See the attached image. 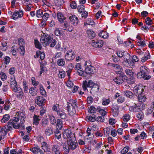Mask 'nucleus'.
I'll list each match as a JSON object with an SVG mask.
<instances>
[{
    "label": "nucleus",
    "mask_w": 154,
    "mask_h": 154,
    "mask_svg": "<svg viewBox=\"0 0 154 154\" xmlns=\"http://www.w3.org/2000/svg\"><path fill=\"white\" fill-rule=\"evenodd\" d=\"M63 137L64 139H67L68 145H69V148L73 150L76 148L78 144L74 134L72 133L70 129L68 128L65 130L63 132Z\"/></svg>",
    "instance_id": "obj_1"
},
{
    "label": "nucleus",
    "mask_w": 154,
    "mask_h": 154,
    "mask_svg": "<svg viewBox=\"0 0 154 154\" xmlns=\"http://www.w3.org/2000/svg\"><path fill=\"white\" fill-rule=\"evenodd\" d=\"M143 86L142 84H139L137 87L134 88V93L138 95V99L139 102H140V105L144 107V92Z\"/></svg>",
    "instance_id": "obj_2"
},
{
    "label": "nucleus",
    "mask_w": 154,
    "mask_h": 154,
    "mask_svg": "<svg viewBox=\"0 0 154 154\" xmlns=\"http://www.w3.org/2000/svg\"><path fill=\"white\" fill-rule=\"evenodd\" d=\"M82 87L84 91L87 90V87L92 88L91 90H94L96 91H98L99 89V86L98 85H95L93 81L91 80H89L88 82L86 80L84 81L83 83Z\"/></svg>",
    "instance_id": "obj_3"
},
{
    "label": "nucleus",
    "mask_w": 154,
    "mask_h": 154,
    "mask_svg": "<svg viewBox=\"0 0 154 154\" xmlns=\"http://www.w3.org/2000/svg\"><path fill=\"white\" fill-rule=\"evenodd\" d=\"M52 39V38L48 34H44L41 37L40 41L42 45L45 47L51 42Z\"/></svg>",
    "instance_id": "obj_4"
},
{
    "label": "nucleus",
    "mask_w": 154,
    "mask_h": 154,
    "mask_svg": "<svg viewBox=\"0 0 154 154\" xmlns=\"http://www.w3.org/2000/svg\"><path fill=\"white\" fill-rule=\"evenodd\" d=\"M52 39V38L48 34H44L41 37L40 41L42 45L45 47L51 42Z\"/></svg>",
    "instance_id": "obj_5"
},
{
    "label": "nucleus",
    "mask_w": 154,
    "mask_h": 154,
    "mask_svg": "<svg viewBox=\"0 0 154 154\" xmlns=\"http://www.w3.org/2000/svg\"><path fill=\"white\" fill-rule=\"evenodd\" d=\"M90 64V61L85 62V66H86L85 69V72L87 74H94L96 71L95 68L91 66Z\"/></svg>",
    "instance_id": "obj_6"
},
{
    "label": "nucleus",
    "mask_w": 154,
    "mask_h": 154,
    "mask_svg": "<svg viewBox=\"0 0 154 154\" xmlns=\"http://www.w3.org/2000/svg\"><path fill=\"white\" fill-rule=\"evenodd\" d=\"M67 18H69V21L72 24L76 25L78 23L79 20L78 17L75 15L72 14H69L67 16Z\"/></svg>",
    "instance_id": "obj_7"
},
{
    "label": "nucleus",
    "mask_w": 154,
    "mask_h": 154,
    "mask_svg": "<svg viewBox=\"0 0 154 154\" xmlns=\"http://www.w3.org/2000/svg\"><path fill=\"white\" fill-rule=\"evenodd\" d=\"M35 103L39 106H43L45 102V99L42 96H39L35 98Z\"/></svg>",
    "instance_id": "obj_8"
},
{
    "label": "nucleus",
    "mask_w": 154,
    "mask_h": 154,
    "mask_svg": "<svg viewBox=\"0 0 154 154\" xmlns=\"http://www.w3.org/2000/svg\"><path fill=\"white\" fill-rule=\"evenodd\" d=\"M75 55L74 53L72 50L68 51L65 56V59L67 60H72L75 57Z\"/></svg>",
    "instance_id": "obj_9"
},
{
    "label": "nucleus",
    "mask_w": 154,
    "mask_h": 154,
    "mask_svg": "<svg viewBox=\"0 0 154 154\" xmlns=\"http://www.w3.org/2000/svg\"><path fill=\"white\" fill-rule=\"evenodd\" d=\"M11 120H10L8 123V124L5 128L8 131H11L12 130L13 127L15 129H18L19 128V126L18 125H14L12 123Z\"/></svg>",
    "instance_id": "obj_10"
},
{
    "label": "nucleus",
    "mask_w": 154,
    "mask_h": 154,
    "mask_svg": "<svg viewBox=\"0 0 154 154\" xmlns=\"http://www.w3.org/2000/svg\"><path fill=\"white\" fill-rule=\"evenodd\" d=\"M23 15V12L22 10H20L19 11H15L13 14L12 17L14 20H16L19 17L21 18Z\"/></svg>",
    "instance_id": "obj_11"
},
{
    "label": "nucleus",
    "mask_w": 154,
    "mask_h": 154,
    "mask_svg": "<svg viewBox=\"0 0 154 154\" xmlns=\"http://www.w3.org/2000/svg\"><path fill=\"white\" fill-rule=\"evenodd\" d=\"M103 42L100 40H97L96 41L93 40L91 43L92 45L95 48H100L103 46Z\"/></svg>",
    "instance_id": "obj_12"
},
{
    "label": "nucleus",
    "mask_w": 154,
    "mask_h": 154,
    "mask_svg": "<svg viewBox=\"0 0 154 154\" xmlns=\"http://www.w3.org/2000/svg\"><path fill=\"white\" fill-rule=\"evenodd\" d=\"M54 131L52 126L51 125L47 127L45 129V133L48 136H49L53 134Z\"/></svg>",
    "instance_id": "obj_13"
},
{
    "label": "nucleus",
    "mask_w": 154,
    "mask_h": 154,
    "mask_svg": "<svg viewBox=\"0 0 154 154\" xmlns=\"http://www.w3.org/2000/svg\"><path fill=\"white\" fill-rule=\"evenodd\" d=\"M124 76L122 75H120L119 76H117L113 80L118 84H122L123 82V78Z\"/></svg>",
    "instance_id": "obj_14"
},
{
    "label": "nucleus",
    "mask_w": 154,
    "mask_h": 154,
    "mask_svg": "<svg viewBox=\"0 0 154 154\" xmlns=\"http://www.w3.org/2000/svg\"><path fill=\"white\" fill-rule=\"evenodd\" d=\"M30 150L34 154H44L42 151L38 147L31 148Z\"/></svg>",
    "instance_id": "obj_15"
},
{
    "label": "nucleus",
    "mask_w": 154,
    "mask_h": 154,
    "mask_svg": "<svg viewBox=\"0 0 154 154\" xmlns=\"http://www.w3.org/2000/svg\"><path fill=\"white\" fill-rule=\"evenodd\" d=\"M112 113L113 116L117 117L119 112V107L116 105L113 106L112 107Z\"/></svg>",
    "instance_id": "obj_16"
},
{
    "label": "nucleus",
    "mask_w": 154,
    "mask_h": 154,
    "mask_svg": "<svg viewBox=\"0 0 154 154\" xmlns=\"http://www.w3.org/2000/svg\"><path fill=\"white\" fill-rule=\"evenodd\" d=\"M126 56H128L129 58H125L124 57V62L126 63L127 65L132 66L134 65V63L132 62L131 60L130 59V55L128 54V53H126ZM125 56H124L125 57Z\"/></svg>",
    "instance_id": "obj_17"
},
{
    "label": "nucleus",
    "mask_w": 154,
    "mask_h": 154,
    "mask_svg": "<svg viewBox=\"0 0 154 154\" xmlns=\"http://www.w3.org/2000/svg\"><path fill=\"white\" fill-rule=\"evenodd\" d=\"M143 68H144V67L143 66H142L140 68V71L137 74V78L138 79L144 78V70H143Z\"/></svg>",
    "instance_id": "obj_18"
},
{
    "label": "nucleus",
    "mask_w": 154,
    "mask_h": 154,
    "mask_svg": "<svg viewBox=\"0 0 154 154\" xmlns=\"http://www.w3.org/2000/svg\"><path fill=\"white\" fill-rule=\"evenodd\" d=\"M147 106H148V107L146 110L145 114L146 116H148L151 114L153 110L150 102L147 104Z\"/></svg>",
    "instance_id": "obj_19"
},
{
    "label": "nucleus",
    "mask_w": 154,
    "mask_h": 154,
    "mask_svg": "<svg viewBox=\"0 0 154 154\" xmlns=\"http://www.w3.org/2000/svg\"><path fill=\"white\" fill-rule=\"evenodd\" d=\"M42 147L45 152H49L50 149L49 146L45 142H44L42 143Z\"/></svg>",
    "instance_id": "obj_20"
},
{
    "label": "nucleus",
    "mask_w": 154,
    "mask_h": 154,
    "mask_svg": "<svg viewBox=\"0 0 154 154\" xmlns=\"http://www.w3.org/2000/svg\"><path fill=\"white\" fill-rule=\"evenodd\" d=\"M57 15L59 21L61 23L64 22L66 18L63 16V14L61 12H58L57 13Z\"/></svg>",
    "instance_id": "obj_21"
},
{
    "label": "nucleus",
    "mask_w": 154,
    "mask_h": 154,
    "mask_svg": "<svg viewBox=\"0 0 154 154\" xmlns=\"http://www.w3.org/2000/svg\"><path fill=\"white\" fill-rule=\"evenodd\" d=\"M100 109V107L97 106L95 107L94 106H91L89 108V112L91 113H95L96 111Z\"/></svg>",
    "instance_id": "obj_22"
},
{
    "label": "nucleus",
    "mask_w": 154,
    "mask_h": 154,
    "mask_svg": "<svg viewBox=\"0 0 154 154\" xmlns=\"http://www.w3.org/2000/svg\"><path fill=\"white\" fill-rule=\"evenodd\" d=\"M72 110H71L70 112H69V115L71 116H73L74 114L75 113L76 111L75 109L76 108H78V104L77 103V102L75 103L74 104L72 105Z\"/></svg>",
    "instance_id": "obj_23"
},
{
    "label": "nucleus",
    "mask_w": 154,
    "mask_h": 154,
    "mask_svg": "<svg viewBox=\"0 0 154 154\" xmlns=\"http://www.w3.org/2000/svg\"><path fill=\"white\" fill-rule=\"evenodd\" d=\"M129 109L131 112H139L140 110V107L137 106L136 104L134 106H130Z\"/></svg>",
    "instance_id": "obj_24"
},
{
    "label": "nucleus",
    "mask_w": 154,
    "mask_h": 154,
    "mask_svg": "<svg viewBox=\"0 0 154 154\" xmlns=\"http://www.w3.org/2000/svg\"><path fill=\"white\" fill-rule=\"evenodd\" d=\"M100 37H102L104 38H107L109 37L108 33L106 31H102L98 34Z\"/></svg>",
    "instance_id": "obj_25"
},
{
    "label": "nucleus",
    "mask_w": 154,
    "mask_h": 154,
    "mask_svg": "<svg viewBox=\"0 0 154 154\" xmlns=\"http://www.w3.org/2000/svg\"><path fill=\"white\" fill-rule=\"evenodd\" d=\"M40 118L39 116L35 115L33 117V123L35 125H38L39 121L41 119Z\"/></svg>",
    "instance_id": "obj_26"
},
{
    "label": "nucleus",
    "mask_w": 154,
    "mask_h": 154,
    "mask_svg": "<svg viewBox=\"0 0 154 154\" xmlns=\"http://www.w3.org/2000/svg\"><path fill=\"white\" fill-rule=\"evenodd\" d=\"M57 129L61 130L63 127V121L62 120L58 119L57 121Z\"/></svg>",
    "instance_id": "obj_27"
},
{
    "label": "nucleus",
    "mask_w": 154,
    "mask_h": 154,
    "mask_svg": "<svg viewBox=\"0 0 154 154\" xmlns=\"http://www.w3.org/2000/svg\"><path fill=\"white\" fill-rule=\"evenodd\" d=\"M57 114L59 116L60 118L62 119H65L66 115V113L62 111H57Z\"/></svg>",
    "instance_id": "obj_28"
},
{
    "label": "nucleus",
    "mask_w": 154,
    "mask_h": 154,
    "mask_svg": "<svg viewBox=\"0 0 154 154\" xmlns=\"http://www.w3.org/2000/svg\"><path fill=\"white\" fill-rule=\"evenodd\" d=\"M136 38L140 40V41H139L137 42V45L140 46H143L144 45V42L143 40H141L142 39L140 37V36L137 35L136 37Z\"/></svg>",
    "instance_id": "obj_29"
},
{
    "label": "nucleus",
    "mask_w": 154,
    "mask_h": 154,
    "mask_svg": "<svg viewBox=\"0 0 154 154\" xmlns=\"http://www.w3.org/2000/svg\"><path fill=\"white\" fill-rule=\"evenodd\" d=\"M96 117L97 116L95 115L92 114L89 117L87 116L86 118L87 119H88L89 121L93 122L96 121Z\"/></svg>",
    "instance_id": "obj_30"
},
{
    "label": "nucleus",
    "mask_w": 154,
    "mask_h": 154,
    "mask_svg": "<svg viewBox=\"0 0 154 154\" xmlns=\"http://www.w3.org/2000/svg\"><path fill=\"white\" fill-rule=\"evenodd\" d=\"M87 33L90 38L92 39L94 37H95V33L91 30H87Z\"/></svg>",
    "instance_id": "obj_31"
},
{
    "label": "nucleus",
    "mask_w": 154,
    "mask_h": 154,
    "mask_svg": "<svg viewBox=\"0 0 154 154\" xmlns=\"http://www.w3.org/2000/svg\"><path fill=\"white\" fill-rule=\"evenodd\" d=\"M43 11L41 9H39L37 10L36 11V16L38 18H41L42 17Z\"/></svg>",
    "instance_id": "obj_32"
},
{
    "label": "nucleus",
    "mask_w": 154,
    "mask_h": 154,
    "mask_svg": "<svg viewBox=\"0 0 154 154\" xmlns=\"http://www.w3.org/2000/svg\"><path fill=\"white\" fill-rule=\"evenodd\" d=\"M65 61L63 59L58 60L57 62V64L60 66H63L65 64Z\"/></svg>",
    "instance_id": "obj_33"
},
{
    "label": "nucleus",
    "mask_w": 154,
    "mask_h": 154,
    "mask_svg": "<svg viewBox=\"0 0 154 154\" xmlns=\"http://www.w3.org/2000/svg\"><path fill=\"white\" fill-rule=\"evenodd\" d=\"M20 119L18 118L17 116H16L13 118V120H12V122L14 125H18L19 126V128L20 127V125L19 122V120Z\"/></svg>",
    "instance_id": "obj_34"
},
{
    "label": "nucleus",
    "mask_w": 154,
    "mask_h": 154,
    "mask_svg": "<svg viewBox=\"0 0 154 154\" xmlns=\"http://www.w3.org/2000/svg\"><path fill=\"white\" fill-rule=\"evenodd\" d=\"M30 94L32 96L35 95L37 94V90H36V88L31 87L29 90Z\"/></svg>",
    "instance_id": "obj_35"
},
{
    "label": "nucleus",
    "mask_w": 154,
    "mask_h": 154,
    "mask_svg": "<svg viewBox=\"0 0 154 154\" xmlns=\"http://www.w3.org/2000/svg\"><path fill=\"white\" fill-rule=\"evenodd\" d=\"M66 75V72L65 71L63 70H60L58 74V77L60 79L63 78Z\"/></svg>",
    "instance_id": "obj_36"
},
{
    "label": "nucleus",
    "mask_w": 154,
    "mask_h": 154,
    "mask_svg": "<svg viewBox=\"0 0 154 154\" xmlns=\"http://www.w3.org/2000/svg\"><path fill=\"white\" fill-rule=\"evenodd\" d=\"M125 72L126 74L130 76H132L134 75V72L132 71V69L129 68L125 70Z\"/></svg>",
    "instance_id": "obj_37"
},
{
    "label": "nucleus",
    "mask_w": 154,
    "mask_h": 154,
    "mask_svg": "<svg viewBox=\"0 0 154 154\" xmlns=\"http://www.w3.org/2000/svg\"><path fill=\"white\" fill-rule=\"evenodd\" d=\"M49 119L51 124L54 125L56 123V120L54 116H49Z\"/></svg>",
    "instance_id": "obj_38"
},
{
    "label": "nucleus",
    "mask_w": 154,
    "mask_h": 154,
    "mask_svg": "<svg viewBox=\"0 0 154 154\" xmlns=\"http://www.w3.org/2000/svg\"><path fill=\"white\" fill-rule=\"evenodd\" d=\"M64 25L65 27V28L64 29V30H66L69 32H71L73 29V26H67L66 24L65 23H64Z\"/></svg>",
    "instance_id": "obj_39"
},
{
    "label": "nucleus",
    "mask_w": 154,
    "mask_h": 154,
    "mask_svg": "<svg viewBox=\"0 0 154 154\" xmlns=\"http://www.w3.org/2000/svg\"><path fill=\"white\" fill-rule=\"evenodd\" d=\"M60 148L59 146L56 145H54L52 147V151L53 153L56 152L60 150Z\"/></svg>",
    "instance_id": "obj_40"
},
{
    "label": "nucleus",
    "mask_w": 154,
    "mask_h": 154,
    "mask_svg": "<svg viewBox=\"0 0 154 154\" xmlns=\"http://www.w3.org/2000/svg\"><path fill=\"white\" fill-rule=\"evenodd\" d=\"M124 94L128 97L131 98L133 96V94L131 91H124Z\"/></svg>",
    "instance_id": "obj_41"
},
{
    "label": "nucleus",
    "mask_w": 154,
    "mask_h": 154,
    "mask_svg": "<svg viewBox=\"0 0 154 154\" xmlns=\"http://www.w3.org/2000/svg\"><path fill=\"white\" fill-rule=\"evenodd\" d=\"M10 118V116L8 115H5L2 119V122L5 123Z\"/></svg>",
    "instance_id": "obj_42"
},
{
    "label": "nucleus",
    "mask_w": 154,
    "mask_h": 154,
    "mask_svg": "<svg viewBox=\"0 0 154 154\" xmlns=\"http://www.w3.org/2000/svg\"><path fill=\"white\" fill-rule=\"evenodd\" d=\"M40 67L41 70L39 72V74L41 76L43 72H44L45 70H46L47 69L43 63H41L40 64Z\"/></svg>",
    "instance_id": "obj_43"
},
{
    "label": "nucleus",
    "mask_w": 154,
    "mask_h": 154,
    "mask_svg": "<svg viewBox=\"0 0 154 154\" xmlns=\"http://www.w3.org/2000/svg\"><path fill=\"white\" fill-rule=\"evenodd\" d=\"M18 90V94L17 95V97L19 99H21L22 98L23 96V93L22 89L20 88Z\"/></svg>",
    "instance_id": "obj_44"
},
{
    "label": "nucleus",
    "mask_w": 154,
    "mask_h": 154,
    "mask_svg": "<svg viewBox=\"0 0 154 154\" xmlns=\"http://www.w3.org/2000/svg\"><path fill=\"white\" fill-rule=\"evenodd\" d=\"M54 3L56 5L60 6L63 5L64 1L63 0H55Z\"/></svg>",
    "instance_id": "obj_45"
},
{
    "label": "nucleus",
    "mask_w": 154,
    "mask_h": 154,
    "mask_svg": "<svg viewBox=\"0 0 154 154\" xmlns=\"http://www.w3.org/2000/svg\"><path fill=\"white\" fill-rule=\"evenodd\" d=\"M51 14L48 13H45L42 16V18L45 21H47L49 18Z\"/></svg>",
    "instance_id": "obj_46"
},
{
    "label": "nucleus",
    "mask_w": 154,
    "mask_h": 154,
    "mask_svg": "<svg viewBox=\"0 0 154 154\" xmlns=\"http://www.w3.org/2000/svg\"><path fill=\"white\" fill-rule=\"evenodd\" d=\"M48 121L46 119H44L42 120L41 125L42 127H45L48 125Z\"/></svg>",
    "instance_id": "obj_47"
},
{
    "label": "nucleus",
    "mask_w": 154,
    "mask_h": 154,
    "mask_svg": "<svg viewBox=\"0 0 154 154\" xmlns=\"http://www.w3.org/2000/svg\"><path fill=\"white\" fill-rule=\"evenodd\" d=\"M144 132L143 131L140 135H138L134 138L136 140H137L140 138V139H144Z\"/></svg>",
    "instance_id": "obj_48"
},
{
    "label": "nucleus",
    "mask_w": 154,
    "mask_h": 154,
    "mask_svg": "<svg viewBox=\"0 0 154 154\" xmlns=\"http://www.w3.org/2000/svg\"><path fill=\"white\" fill-rule=\"evenodd\" d=\"M122 118L124 122H127L130 119V116L128 114H125L123 116Z\"/></svg>",
    "instance_id": "obj_49"
},
{
    "label": "nucleus",
    "mask_w": 154,
    "mask_h": 154,
    "mask_svg": "<svg viewBox=\"0 0 154 154\" xmlns=\"http://www.w3.org/2000/svg\"><path fill=\"white\" fill-rule=\"evenodd\" d=\"M78 11L80 13H82L84 11L85 6L83 5H79L77 8Z\"/></svg>",
    "instance_id": "obj_50"
},
{
    "label": "nucleus",
    "mask_w": 154,
    "mask_h": 154,
    "mask_svg": "<svg viewBox=\"0 0 154 154\" xmlns=\"http://www.w3.org/2000/svg\"><path fill=\"white\" fill-rule=\"evenodd\" d=\"M35 47L39 49H41L42 48V46L41 45L40 43L38 41V40H35Z\"/></svg>",
    "instance_id": "obj_51"
},
{
    "label": "nucleus",
    "mask_w": 154,
    "mask_h": 154,
    "mask_svg": "<svg viewBox=\"0 0 154 154\" xmlns=\"http://www.w3.org/2000/svg\"><path fill=\"white\" fill-rule=\"evenodd\" d=\"M131 77L127 80V83L129 84H133L135 81V78L133 76Z\"/></svg>",
    "instance_id": "obj_52"
},
{
    "label": "nucleus",
    "mask_w": 154,
    "mask_h": 154,
    "mask_svg": "<svg viewBox=\"0 0 154 154\" xmlns=\"http://www.w3.org/2000/svg\"><path fill=\"white\" fill-rule=\"evenodd\" d=\"M111 66L113 67L114 69L117 70H120L121 68V66H120L116 64L111 63Z\"/></svg>",
    "instance_id": "obj_53"
},
{
    "label": "nucleus",
    "mask_w": 154,
    "mask_h": 154,
    "mask_svg": "<svg viewBox=\"0 0 154 154\" xmlns=\"http://www.w3.org/2000/svg\"><path fill=\"white\" fill-rule=\"evenodd\" d=\"M137 116L139 120H142L144 117L143 112L142 111L140 112L137 115Z\"/></svg>",
    "instance_id": "obj_54"
},
{
    "label": "nucleus",
    "mask_w": 154,
    "mask_h": 154,
    "mask_svg": "<svg viewBox=\"0 0 154 154\" xmlns=\"http://www.w3.org/2000/svg\"><path fill=\"white\" fill-rule=\"evenodd\" d=\"M10 101L9 100L7 101L5 103V104L4 105V108L6 110H8L10 107Z\"/></svg>",
    "instance_id": "obj_55"
},
{
    "label": "nucleus",
    "mask_w": 154,
    "mask_h": 154,
    "mask_svg": "<svg viewBox=\"0 0 154 154\" xmlns=\"http://www.w3.org/2000/svg\"><path fill=\"white\" fill-rule=\"evenodd\" d=\"M24 40L23 38H19L18 39L19 47H23L24 46L25 43Z\"/></svg>",
    "instance_id": "obj_56"
},
{
    "label": "nucleus",
    "mask_w": 154,
    "mask_h": 154,
    "mask_svg": "<svg viewBox=\"0 0 154 154\" xmlns=\"http://www.w3.org/2000/svg\"><path fill=\"white\" fill-rule=\"evenodd\" d=\"M0 78L1 79L2 81H5L6 80L7 78V76L6 74L3 72H1L0 73Z\"/></svg>",
    "instance_id": "obj_57"
},
{
    "label": "nucleus",
    "mask_w": 154,
    "mask_h": 154,
    "mask_svg": "<svg viewBox=\"0 0 154 154\" xmlns=\"http://www.w3.org/2000/svg\"><path fill=\"white\" fill-rule=\"evenodd\" d=\"M98 112L103 117H104V116L106 114V111L101 109L100 107V109H99Z\"/></svg>",
    "instance_id": "obj_58"
},
{
    "label": "nucleus",
    "mask_w": 154,
    "mask_h": 154,
    "mask_svg": "<svg viewBox=\"0 0 154 154\" xmlns=\"http://www.w3.org/2000/svg\"><path fill=\"white\" fill-rule=\"evenodd\" d=\"M145 23L147 25H150L152 24V21L149 17H148L145 20Z\"/></svg>",
    "instance_id": "obj_59"
},
{
    "label": "nucleus",
    "mask_w": 154,
    "mask_h": 154,
    "mask_svg": "<svg viewBox=\"0 0 154 154\" xmlns=\"http://www.w3.org/2000/svg\"><path fill=\"white\" fill-rule=\"evenodd\" d=\"M66 84L67 86L70 88L74 86L73 82L71 81H70L69 79L68 81L66 82Z\"/></svg>",
    "instance_id": "obj_60"
},
{
    "label": "nucleus",
    "mask_w": 154,
    "mask_h": 154,
    "mask_svg": "<svg viewBox=\"0 0 154 154\" xmlns=\"http://www.w3.org/2000/svg\"><path fill=\"white\" fill-rule=\"evenodd\" d=\"M129 150V147L128 146L125 147L121 150V152L122 154H125L128 152Z\"/></svg>",
    "instance_id": "obj_61"
},
{
    "label": "nucleus",
    "mask_w": 154,
    "mask_h": 154,
    "mask_svg": "<svg viewBox=\"0 0 154 154\" xmlns=\"http://www.w3.org/2000/svg\"><path fill=\"white\" fill-rule=\"evenodd\" d=\"M40 93L42 95H44V96L46 95V92L42 86L40 87Z\"/></svg>",
    "instance_id": "obj_62"
},
{
    "label": "nucleus",
    "mask_w": 154,
    "mask_h": 154,
    "mask_svg": "<svg viewBox=\"0 0 154 154\" xmlns=\"http://www.w3.org/2000/svg\"><path fill=\"white\" fill-rule=\"evenodd\" d=\"M10 60L11 58L9 57L8 56L5 57L4 60L5 61V63L6 64H8L10 62Z\"/></svg>",
    "instance_id": "obj_63"
},
{
    "label": "nucleus",
    "mask_w": 154,
    "mask_h": 154,
    "mask_svg": "<svg viewBox=\"0 0 154 154\" xmlns=\"http://www.w3.org/2000/svg\"><path fill=\"white\" fill-rule=\"evenodd\" d=\"M2 90L4 92H6L8 90V87L7 85L4 84L2 88Z\"/></svg>",
    "instance_id": "obj_64"
}]
</instances>
